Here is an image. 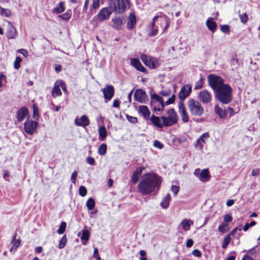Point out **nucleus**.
Here are the masks:
<instances>
[{
	"instance_id": "1",
	"label": "nucleus",
	"mask_w": 260,
	"mask_h": 260,
	"mask_svg": "<svg viewBox=\"0 0 260 260\" xmlns=\"http://www.w3.org/2000/svg\"><path fill=\"white\" fill-rule=\"evenodd\" d=\"M161 183V178L156 174H148L144 176L138 184L140 192L143 194H148L156 187L159 189Z\"/></svg>"
},
{
	"instance_id": "2",
	"label": "nucleus",
	"mask_w": 260,
	"mask_h": 260,
	"mask_svg": "<svg viewBox=\"0 0 260 260\" xmlns=\"http://www.w3.org/2000/svg\"><path fill=\"white\" fill-rule=\"evenodd\" d=\"M232 88L228 84L222 85L215 92L217 100L223 104H228L232 100Z\"/></svg>"
},
{
	"instance_id": "3",
	"label": "nucleus",
	"mask_w": 260,
	"mask_h": 260,
	"mask_svg": "<svg viewBox=\"0 0 260 260\" xmlns=\"http://www.w3.org/2000/svg\"><path fill=\"white\" fill-rule=\"evenodd\" d=\"M129 0H109V8L113 11L118 13H122L126 10Z\"/></svg>"
},
{
	"instance_id": "4",
	"label": "nucleus",
	"mask_w": 260,
	"mask_h": 260,
	"mask_svg": "<svg viewBox=\"0 0 260 260\" xmlns=\"http://www.w3.org/2000/svg\"><path fill=\"white\" fill-rule=\"evenodd\" d=\"M187 107L193 116H201L204 113V109L201 104L193 99H189L188 100Z\"/></svg>"
},
{
	"instance_id": "5",
	"label": "nucleus",
	"mask_w": 260,
	"mask_h": 260,
	"mask_svg": "<svg viewBox=\"0 0 260 260\" xmlns=\"http://www.w3.org/2000/svg\"><path fill=\"white\" fill-rule=\"evenodd\" d=\"M207 78L208 84L214 92L222 85L226 84H224V80L221 77L213 74L209 75Z\"/></svg>"
},
{
	"instance_id": "6",
	"label": "nucleus",
	"mask_w": 260,
	"mask_h": 260,
	"mask_svg": "<svg viewBox=\"0 0 260 260\" xmlns=\"http://www.w3.org/2000/svg\"><path fill=\"white\" fill-rule=\"evenodd\" d=\"M168 117L161 116V119L163 121L164 126H169L177 123L178 116L174 109H171L167 112Z\"/></svg>"
},
{
	"instance_id": "7",
	"label": "nucleus",
	"mask_w": 260,
	"mask_h": 260,
	"mask_svg": "<svg viewBox=\"0 0 260 260\" xmlns=\"http://www.w3.org/2000/svg\"><path fill=\"white\" fill-rule=\"evenodd\" d=\"M151 105L154 111H158L163 110L165 106L162 98L155 93L151 95Z\"/></svg>"
},
{
	"instance_id": "8",
	"label": "nucleus",
	"mask_w": 260,
	"mask_h": 260,
	"mask_svg": "<svg viewBox=\"0 0 260 260\" xmlns=\"http://www.w3.org/2000/svg\"><path fill=\"white\" fill-rule=\"evenodd\" d=\"M141 58L144 63L150 69H156L159 66L158 59L156 58L147 56L145 54H142L141 56Z\"/></svg>"
},
{
	"instance_id": "9",
	"label": "nucleus",
	"mask_w": 260,
	"mask_h": 260,
	"mask_svg": "<svg viewBox=\"0 0 260 260\" xmlns=\"http://www.w3.org/2000/svg\"><path fill=\"white\" fill-rule=\"evenodd\" d=\"M38 126L37 122L27 119L24 123V129L27 134L32 135L36 132Z\"/></svg>"
},
{
	"instance_id": "10",
	"label": "nucleus",
	"mask_w": 260,
	"mask_h": 260,
	"mask_svg": "<svg viewBox=\"0 0 260 260\" xmlns=\"http://www.w3.org/2000/svg\"><path fill=\"white\" fill-rule=\"evenodd\" d=\"M105 102L106 103L110 101L113 98L114 94V88L113 86L107 84L104 88L102 89Z\"/></svg>"
},
{
	"instance_id": "11",
	"label": "nucleus",
	"mask_w": 260,
	"mask_h": 260,
	"mask_svg": "<svg viewBox=\"0 0 260 260\" xmlns=\"http://www.w3.org/2000/svg\"><path fill=\"white\" fill-rule=\"evenodd\" d=\"M209 137L210 135L208 133H203L200 138L197 140L194 144V147L200 151H202L204 148V144L206 143V141Z\"/></svg>"
},
{
	"instance_id": "12",
	"label": "nucleus",
	"mask_w": 260,
	"mask_h": 260,
	"mask_svg": "<svg viewBox=\"0 0 260 260\" xmlns=\"http://www.w3.org/2000/svg\"><path fill=\"white\" fill-rule=\"evenodd\" d=\"M192 87L190 84H186L182 86L179 93L180 101H183L188 97L191 92Z\"/></svg>"
},
{
	"instance_id": "13",
	"label": "nucleus",
	"mask_w": 260,
	"mask_h": 260,
	"mask_svg": "<svg viewBox=\"0 0 260 260\" xmlns=\"http://www.w3.org/2000/svg\"><path fill=\"white\" fill-rule=\"evenodd\" d=\"M198 100L203 104H208L211 101V94L207 90H203L199 92L198 95Z\"/></svg>"
},
{
	"instance_id": "14",
	"label": "nucleus",
	"mask_w": 260,
	"mask_h": 260,
	"mask_svg": "<svg viewBox=\"0 0 260 260\" xmlns=\"http://www.w3.org/2000/svg\"><path fill=\"white\" fill-rule=\"evenodd\" d=\"M111 14V11L109 8H104L102 9L98 14L96 16L97 19L99 21H103L108 19Z\"/></svg>"
},
{
	"instance_id": "15",
	"label": "nucleus",
	"mask_w": 260,
	"mask_h": 260,
	"mask_svg": "<svg viewBox=\"0 0 260 260\" xmlns=\"http://www.w3.org/2000/svg\"><path fill=\"white\" fill-rule=\"evenodd\" d=\"M179 106V113L181 117L182 120L184 122H187L189 120L188 114L186 112L185 107L182 101H180L178 104Z\"/></svg>"
},
{
	"instance_id": "16",
	"label": "nucleus",
	"mask_w": 260,
	"mask_h": 260,
	"mask_svg": "<svg viewBox=\"0 0 260 260\" xmlns=\"http://www.w3.org/2000/svg\"><path fill=\"white\" fill-rule=\"evenodd\" d=\"M28 115V110L25 107L20 108L16 112V118L19 122L22 121Z\"/></svg>"
},
{
	"instance_id": "17",
	"label": "nucleus",
	"mask_w": 260,
	"mask_h": 260,
	"mask_svg": "<svg viewBox=\"0 0 260 260\" xmlns=\"http://www.w3.org/2000/svg\"><path fill=\"white\" fill-rule=\"evenodd\" d=\"M135 99L140 103H144L146 99V93L142 89H137L134 93Z\"/></svg>"
},
{
	"instance_id": "18",
	"label": "nucleus",
	"mask_w": 260,
	"mask_h": 260,
	"mask_svg": "<svg viewBox=\"0 0 260 260\" xmlns=\"http://www.w3.org/2000/svg\"><path fill=\"white\" fill-rule=\"evenodd\" d=\"M75 124L77 126L85 127L89 125L90 121L88 117L84 115L80 119H76L74 121Z\"/></svg>"
},
{
	"instance_id": "19",
	"label": "nucleus",
	"mask_w": 260,
	"mask_h": 260,
	"mask_svg": "<svg viewBox=\"0 0 260 260\" xmlns=\"http://www.w3.org/2000/svg\"><path fill=\"white\" fill-rule=\"evenodd\" d=\"M6 36L9 39H14L17 36V31L15 27L9 21H8Z\"/></svg>"
},
{
	"instance_id": "20",
	"label": "nucleus",
	"mask_w": 260,
	"mask_h": 260,
	"mask_svg": "<svg viewBox=\"0 0 260 260\" xmlns=\"http://www.w3.org/2000/svg\"><path fill=\"white\" fill-rule=\"evenodd\" d=\"M131 65L139 71L145 73H147L146 69L142 66L140 61L136 58L131 59Z\"/></svg>"
},
{
	"instance_id": "21",
	"label": "nucleus",
	"mask_w": 260,
	"mask_h": 260,
	"mask_svg": "<svg viewBox=\"0 0 260 260\" xmlns=\"http://www.w3.org/2000/svg\"><path fill=\"white\" fill-rule=\"evenodd\" d=\"M138 112L145 119H149L150 112L146 106H140L138 108Z\"/></svg>"
},
{
	"instance_id": "22",
	"label": "nucleus",
	"mask_w": 260,
	"mask_h": 260,
	"mask_svg": "<svg viewBox=\"0 0 260 260\" xmlns=\"http://www.w3.org/2000/svg\"><path fill=\"white\" fill-rule=\"evenodd\" d=\"M193 223V221L190 219H184L181 221L179 227L184 231H187L189 230L190 226L192 225Z\"/></svg>"
},
{
	"instance_id": "23",
	"label": "nucleus",
	"mask_w": 260,
	"mask_h": 260,
	"mask_svg": "<svg viewBox=\"0 0 260 260\" xmlns=\"http://www.w3.org/2000/svg\"><path fill=\"white\" fill-rule=\"evenodd\" d=\"M112 27L116 29H120L122 28L123 22L122 19L120 17L114 18L112 19Z\"/></svg>"
},
{
	"instance_id": "24",
	"label": "nucleus",
	"mask_w": 260,
	"mask_h": 260,
	"mask_svg": "<svg viewBox=\"0 0 260 260\" xmlns=\"http://www.w3.org/2000/svg\"><path fill=\"white\" fill-rule=\"evenodd\" d=\"M150 120L153 123V124L159 128H162L164 125L163 122H161V117H159L156 116L154 115H152L150 118H149Z\"/></svg>"
},
{
	"instance_id": "25",
	"label": "nucleus",
	"mask_w": 260,
	"mask_h": 260,
	"mask_svg": "<svg viewBox=\"0 0 260 260\" xmlns=\"http://www.w3.org/2000/svg\"><path fill=\"white\" fill-rule=\"evenodd\" d=\"M144 169L143 167H138L136 170L134 172L133 176L132 177V181L134 183H136L139 178L140 176L141 175L142 171Z\"/></svg>"
},
{
	"instance_id": "26",
	"label": "nucleus",
	"mask_w": 260,
	"mask_h": 260,
	"mask_svg": "<svg viewBox=\"0 0 260 260\" xmlns=\"http://www.w3.org/2000/svg\"><path fill=\"white\" fill-rule=\"evenodd\" d=\"M100 6V0H92V4L90 6L89 13L90 15L95 13L96 10L99 8Z\"/></svg>"
},
{
	"instance_id": "27",
	"label": "nucleus",
	"mask_w": 260,
	"mask_h": 260,
	"mask_svg": "<svg viewBox=\"0 0 260 260\" xmlns=\"http://www.w3.org/2000/svg\"><path fill=\"white\" fill-rule=\"evenodd\" d=\"M206 25L208 28L213 32L216 29L217 25L215 22L213 21L212 18H208L206 21Z\"/></svg>"
},
{
	"instance_id": "28",
	"label": "nucleus",
	"mask_w": 260,
	"mask_h": 260,
	"mask_svg": "<svg viewBox=\"0 0 260 260\" xmlns=\"http://www.w3.org/2000/svg\"><path fill=\"white\" fill-rule=\"evenodd\" d=\"M170 201V193H167L166 196L163 198L162 200L160 203L161 207L164 209H167L169 206Z\"/></svg>"
},
{
	"instance_id": "29",
	"label": "nucleus",
	"mask_w": 260,
	"mask_h": 260,
	"mask_svg": "<svg viewBox=\"0 0 260 260\" xmlns=\"http://www.w3.org/2000/svg\"><path fill=\"white\" fill-rule=\"evenodd\" d=\"M214 112L219 116L221 119L224 118L226 115L225 110L220 108L219 105H216L214 109Z\"/></svg>"
},
{
	"instance_id": "30",
	"label": "nucleus",
	"mask_w": 260,
	"mask_h": 260,
	"mask_svg": "<svg viewBox=\"0 0 260 260\" xmlns=\"http://www.w3.org/2000/svg\"><path fill=\"white\" fill-rule=\"evenodd\" d=\"M210 176L208 169H203L200 174V179L204 182L208 181L210 179Z\"/></svg>"
},
{
	"instance_id": "31",
	"label": "nucleus",
	"mask_w": 260,
	"mask_h": 260,
	"mask_svg": "<svg viewBox=\"0 0 260 260\" xmlns=\"http://www.w3.org/2000/svg\"><path fill=\"white\" fill-rule=\"evenodd\" d=\"M59 87L60 85L59 83L58 82H56L52 91V95L53 97H56L61 95V91L59 88Z\"/></svg>"
},
{
	"instance_id": "32",
	"label": "nucleus",
	"mask_w": 260,
	"mask_h": 260,
	"mask_svg": "<svg viewBox=\"0 0 260 260\" xmlns=\"http://www.w3.org/2000/svg\"><path fill=\"white\" fill-rule=\"evenodd\" d=\"M16 235L17 234L15 233L13 237V239L12 240L11 243L13 245L10 249V251L12 252L13 250H15L16 249L20 246V240L19 239L16 240Z\"/></svg>"
},
{
	"instance_id": "33",
	"label": "nucleus",
	"mask_w": 260,
	"mask_h": 260,
	"mask_svg": "<svg viewBox=\"0 0 260 260\" xmlns=\"http://www.w3.org/2000/svg\"><path fill=\"white\" fill-rule=\"evenodd\" d=\"M99 138L104 141L107 135V132L105 126H101L99 128Z\"/></svg>"
},
{
	"instance_id": "34",
	"label": "nucleus",
	"mask_w": 260,
	"mask_h": 260,
	"mask_svg": "<svg viewBox=\"0 0 260 260\" xmlns=\"http://www.w3.org/2000/svg\"><path fill=\"white\" fill-rule=\"evenodd\" d=\"M65 10V5L62 2H60L53 9V12L56 13H61Z\"/></svg>"
},
{
	"instance_id": "35",
	"label": "nucleus",
	"mask_w": 260,
	"mask_h": 260,
	"mask_svg": "<svg viewBox=\"0 0 260 260\" xmlns=\"http://www.w3.org/2000/svg\"><path fill=\"white\" fill-rule=\"evenodd\" d=\"M86 206L89 210H92L93 209L95 206V202L92 198H90L87 200L86 202Z\"/></svg>"
},
{
	"instance_id": "36",
	"label": "nucleus",
	"mask_w": 260,
	"mask_h": 260,
	"mask_svg": "<svg viewBox=\"0 0 260 260\" xmlns=\"http://www.w3.org/2000/svg\"><path fill=\"white\" fill-rule=\"evenodd\" d=\"M107 151V145L106 144H101L98 148V153L100 155H105Z\"/></svg>"
},
{
	"instance_id": "37",
	"label": "nucleus",
	"mask_w": 260,
	"mask_h": 260,
	"mask_svg": "<svg viewBox=\"0 0 260 260\" xmlns=\"http://www.w3.org/2000/svg\"><path fill=\"white\" fill-rule=\"evenodd\" d=\"M0 15L8 17L11 15V11L9 9H4L0 6Z\"/></svg>"
},
{
	"instance_id": "38",
	"label": "nucleus",
	"mask_w": 260,
	"mask_h": 260,
	"mask_svg": "<svg viewBox=\"0 0 260 260\" xmlns=\"http://www.w3.org/2000/svg\"><path fill=\"white\" fill-rule=\"evenodd\" d=\"M90 236V234L87 230H83L82 231V236L81 239L82 241H88Z\"/></svg>"
},
{
	"instance_id": "39",
	"label": "nucleus",
	"mask_w": 260,
	"mask_h": 260,
	"mask_svg": "<svg viewBox=\"0 0 260 260\" xmlns=\"http://www.w3.org/2000/svg\"><path fill=\"white\" fill-rule=\"evenodd\" d=\"M67 242V239L66 235H64L62 236L61 239L60 240L59 244H58V248L59 249L63 248L66 245Z\"/></svg>"
},
{
	"instance_id": "40",
	"label": "nucleus",
	"mask_w": 260,
	"mask_h": 260,
	"mask_svg": "<svg viewBox=\"0 0 260 260\" xmlns=\"http://www.w3.org/2000/svg\"><path fill=\"white\" fill-rule=\"evenodd\" d=\"M228 226V223H222L219 225L218 231L222 234L225 233L228 231L227 228Z\"/></svg>"
},
{
	"instance_id": "41",
	"label": "nucleus",
	"mask_w": 260,
	"mask_h": 260,
	"mask_svg": "<svg viewBox=\"0 0 260 260\" xmlns=\"http://www.w3.org/2000/svg\"><path fill=\"white\" fill-rule=\"evenodd\" d=\"M66 223L64 221L61 222L59 229L57 230V233L58 234H62L66 230Z\"/></svg>"
},
{
	"instance_id": "42",
	"label": "nucleus",
	"mask_w": 260,
	"mask_h": 260,
	"mask_svg": "<svg viewBox=\"0 0 260 260\" xmlns=\"http://www.w3.org/2000/svg\"><path fill=\"white\" fill-rule=\"evenodd\" d=\"M231 240V237H229V236H226L223 239L221 247L223 249H225L228 245L229 244Z\"/></svg>"
},
{
	"instance_id": "43",
	"label": "nucleus",
	"mask_w": 260,
	"mask_h": 260,
	"mask_svg": "<svg viewBox=\"0 0 260 260\" xmlns=\"http://www.w3.org/2000/svg\"><path fill=\"white\" fill-rule=\"evenodd\" d=\"M204 78L201 77L200 80L196 83L194 85V89H199L202 88L204 84Z\"/></svg>"
},
{
	"instance_id": "44",
	"label": "nucleus",
	"mask_w": 260,
	"mask_h": 260,
	"mask_svg": "<svg viewBox=\"0 0 260 260\" xmlns=\"http://www.w3.org/2000/svg\"><path fill=\"white\" fill-rule=\"evenodd\" d=\"M32 116H33V118L36 120H38L39 118V109H38V108L36 105V104L33 105Z\"/></svg>"
},
{
	"instance_id": "45",
	"label": "nucleus",
	"mask_w": 260,
	"mask_h": 260,
	"mask_svg": "<svg viewBox=\"0 0 260 260\" xmlns=\"http://www.w3.org/2000/svg\"><path fill=\"white\" fill-rule=\"evenodd\" d=\"M22 61L21 58L20 57H17L14 62V67L15 69L18 70L20 67V63Z\"/></svg>"
},
{
	"instance_id": "46",
	"label": "nucleus",
	"mask_w": 260,
	"mask_h": 260,
	"mask_svg": "<svg viewBox=\"0 0 260 260\" xmlns=\"http://www.w3.org/2000/svg\"><path fill=\"white\" fill-rule=\"evenodd\" d=\"M239 17L240 21L243 24L246 23L248 21V15L246 13L243 14H240Z\"/></svg>"
},
{
	"instance_id": "47",
	"label": "nucleus",
	"mask_w": 260,
	"mask_h": 260,
	"mask_svg": "<svg viewBox=\"0 0 260 260\" xmlns=\"http://www.w3.org/2000/svg\"><path fill=\"white\" fill-rule=\"evenodd\" d=\"M79 194L81 197H84L87 194V189L85 188V187H84L83 186H81L79 187Z\"/></svg>"
},
{
	"instance_id": "48",
	"label": "nucleus",
	"mask_w": 260,
	"mask_h": 260,
	"mask_svg": "<svg viewBox=\"0 0 260 260\" xmlns=\"http://www.w3.org/2000/svg\"><path fill=\"white\" fill-rule=\"evenodd\" d=\"M232 220H233V217L230 214H226L224 216V218H223V220H224V223H228L229 222H231L232 221Z\"/></svg>"
},
{
	"instance_id": "49",
	"label": "nucleus",
	"mask_w": 260,
	"mask_h": 260,
	"mask_svg": "<svg viewBox=\"0 0 260 260\" xmlns=\"http://www.w3.org/2000/svg\"><path fill=\"white\" fill-rule=\"evenodd\" d=\"M171 191L174 193V196H176L178 193L180 187L179 186L172 185L171 188Z\"/></svg>"
},
{
	"instance_id": "50",
	"label": "nucleus",
	"mask_w": 260,
	"mask_h": 260,
	"mask_svg": "<svg viewBox=\"0 0 260 260\" xmlns=\"http://www.w3.org/2000/svg\"><path fill=\"white\" fill-rule=\"evenodd\" d=\"M176 96L174 94L172 95L171 97H170L166 102V105H169L170 104H173L175 100Z\"/></svg>"
},
{
	"instance_id": "51",
	"label": "nucleus",
	"mask_w": 260,
	"mask_h": 260,
	"mask_svg": "<svg viewBox=\"0 0 260 260\" xmlns=\"http://www.w3.org/2000/svg\"><path fill=\"white\" fill-rule=\"evenodd\" d=\"M153 146L159 149H162L164 147V145L159 141L155 140L153 143Z\"/></svg>"
},
{
	"instance_id": "52",
	"label": "nucleus",
	"mask_w": 260,
	"mask_h": 260,
	"mask_svg": "<svg viewBox=\"0 0 260 260\" xmlns=\"http://www.w3.org/2000/svg\"><path fill=\"white\" fill-rule=\"evenodd\" d=\"M78 175V172L76 171L73 172L71 175V180L73 183H76V178Z\"/></svg>"
},
{
	"instance_id": "53",
	"label": "nucleus",
	"mask_w": 260,
	"mask_h": 260,
	"mask_svg": "<svg viewBox=\"0 0 260 260\" xmlns=\"http://www.w3.org/2000/svg\"><path fill=\"white\" fill-rule=\"evenodd\" d=\"M158 32L157 27H152L151 32L149 34V37H153L156 36Z\"/></svg>"
},
{
	"instance_id": "54",
	"label": "nucleus",
	"mask_w": 260,
	"mask_h": 260,
	"mask_svg": "<svg viewBox=\"0 0 260 260\" xmlns=\"http://www.w3.org/2000/svg\"><path fill=\"white\" fill-rule=\"evenodd\" d=\"M93 256L94 257L96 258L97 260H101V259L99 254L98 249L96 247L94 248Z\"/></svg>"
},
{
	"instance_id": "55",
	"label": "nucleus",
	"mask_w": 260,
	"mask_h": 260,
	"mask_svg": "<svg viewBox=\"0 0 260 260\" xmlns=\"http://www.w3.org/2000/svg\"><path fill=\"white\" fill-rule=\"evenodd\" d=\"M136 18L135 15L131 13V29L133 28L134 26L136 24Z\"/></svg>"
},
{
	"instance_id": "56",
	"label": "nucleus",
	"mask_w": 260,
	"mask_h": 260,
	"mask_svg": "<svg viewBox=\"0 0 260 260\" xmlns=\"http://www.w3.org/2000/svg\"><path fill=\"white\" fill-rule=\"evenodd\" d=\"M220 30L223 32L227 33L230 31V27L228 25H223L221 26Z\"/></svg>"
},
{
	"instance_id": "57",
	"label": "nucleus",
	"mask_w": 260,
	"mask_h": 260,
	"mask_svg": "<svg viewBox=\"0 0 260 260\" xmlns=\"http://www.w3.org/2000/svg\"><path fill=\"white\" fill-rule=\"evenodd\" d=\"M171 93L170 90H162L160 92V94L162 96H169Z\"/></svg>"
},
{
	"instance_id": "58",
	"label": "nucleus",
	"mask_w": 260,
	"mask_h": 260,
	"mask_svg": "<svg viewBox=\"0 0 260 260\" xmlns=\"http://www.w3.org/2000/svg\"><path fill=\"white\" fill-rule=\"evenodd\" d=\"M60 17L65 20H69L71 17V14L66 13L62 15H60Z\"/></svg>"
},
{
	"instance_id": "59",
	"label": "nucleus",
	"mask_w": 260,
	"mask_h": 260,
	"mask_svg": "<svg viewBox=\"0 0 260 260\" xmlns=\"http://www.w3.org/2000/svg\"><path fill=\"white\" fill-rule=\"evenodd\" d=\"M146 254V252L144 250H140V260H147L145 255Z\"/></svg>"
},
{
	"instance_id": "60",
	"label": "nucleus",
	"mask_w": 260,
	"mask_h": 260,
	"mask_svg": "<svg viewBox=\"0 0 260 260\" xmlns=\"http://www.w3.org/2000/svg\"><path fill=\"white\" fill-rule=\"evenodd\" d=\"M238 230H239V231H241V229L237 228H235L227 236H229V237H231V236H235V234Z\"/></svg>"
},
{
	"instance_id": "61",
	"label": "nucleus",
	"mask_w": 260,
	"mask_h": 260,
	"mask_svg": "<svg viewBox=\"0 0 260 260\" xmlns=\"http://www.w3.org/2000/svg\"><path fill=\"white\" fill-rule=\"evenodd\" d=\"M192 254L197 257H200L201 256V252L198 249H194L192 251Z\"/></svg>"
},
{
	"instance_id": "62",
	"label": "nucleus",
	"mask_w": 260,
	"mask_h": 260,
	"mask_svg": "<svg viewBox=\"0 0 260 260\" xmlns=\"http://www.w3.org/2000/svg\"><path fill=\"white\" fill-rule=\"evenodd\" d=\"M86 160L87 162L90 165H93L95 162L94 159L92 157H88Z\"/></svg>"
},
{
	"instance_id": "63",
	"label": "nucleus",
	"mask_w": 260,
	"mask_h": 260,
	"mask_svg": "<svg viewBox=\"0 0 260 260\" xmlns=\"http://www.w3.org/2000/svg\"><path fill=\"white\" fill-rule=\"evenodd\" d=\"M9 172L8 171H5L4 175H3V178L4 179L7 181H9Z\"/></svg>"
},
{
	"instance_id": "64",
	"label": "nucleus",
	"mask_w": 260,
	"mask_h": 260,
	"mask_svg": "<svg viewBox=\"0 0 260 260\" xmlns=\"http://www.w3.org/2000/svg\"><path fill=\"white\" fill-rule=\"evenodd\" d=\"M193 244V241L192 239H188L186 241V245L187 247H190Z\"/></svg>"
}]
</instances>
